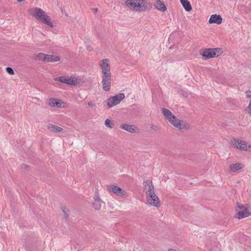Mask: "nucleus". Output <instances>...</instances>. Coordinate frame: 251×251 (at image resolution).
I'll list each match as a JSON object with an SVG mask.
<instances>
[{
	"label": "nucleus",
	"instance_id": "1",
	"mask_svg": "<svg viewBox=\"0 0 251 251\" xmlns=\"http://www.w3.org/2000/svg\"><path fill=\"white\" fill-rule=\"evenodd\" d=\"M101 71V83L102 89L106 91L110 90L111 85V73L110 61L108 59H103L99 62Z\"/></svg>",
	"mask_w": 251,
	"mask_h": 251
},
{
	"label": "nucleus",
	"instance_id": "2",
	"mask_svg": "<svg viewBox=\"0 0 251 251\" xmlns=\"http://www.w3.org/2000/svg\"><path fill=\"white\" fill-rule=\"evenodd\" d=\"M30 14L36 19L50 27H52L53 26L50 17L41 8L38 7L32 8L30 10Z\"/></svg>",
	"mask_w": 251,
	"mask_h": 251
},
{
	"label": "nucleus",
	"instance_id": "3",
	"mask_svg": "<svg viewBox=\"0 0 251 251\" xmlns=\"http://www.w3.org/2000/svg\"><path fill=\"white\" fill-rule=\"evenodd\" d=\"M125 6L130 10L143 12L148 9V4L145 3L144 0H126Z\"/></svg>",
	"mask_w": 251,
	"mask_h": 251
},
{
	"label": "nucleus",
	"instance_id": "4",
	"mask_svg": "<svg viewBox=\"0 0 251 251\" xmlns=\"http://www.w3.org/2000/svg\"><path fill=\"white\" fill-rule=\"evenodd\" d=\"M232 147L239 151H248L251 150V145L245 140L234 138L231 140Z\"/></svg>",
	"mask_w": 251,
	"mask_h": 251
},
{
	"label": "nucleus",
	"instance_id": "5",
	"mask_svg": "<svg viewBox=\"0 0 251 251\" xmlns=\"http://www.w3.org/2000/svg\"><path fill=\"white\" fill-rule=\"evenodd\" d=\"M222 51L220 49H205L201 53L205 59H209L218 57L222 54Z\"/></svg>",
	"mask_w": 251,
	"mask_h": 251
},
{
	"label": "nucleus",
	"instance_id": "6",
	"mask_svg": "<svg viewBox=\"0 0 251 251\" xmlns=\"http://www.w3.org/2000/svg\"><path fill=\"white\" fill-rule=\"evenodd\" d=\"M125 98V95L123 93H120L113 97L109 98L105 102L109 108L116 105Z\"/></svg>",
	"mask_w": 251,
	"mask_h": 251
},
{
	"label": "nucleus",
	"instance_id": "7",
	"mask_svg": "<svg viewBox=\"0 0 251 251\" xmlns=\"http://www.w3.org/2000/svg\"><path fill=\"white\" fill-rule=\"evenodd\" d=\"M170 123L175 128L180 130H186L189 128V126L186 122L180 120L176 117H175L174 119L171 120Z\"/></svg>",
	"mask_w": 251,
	"mask_h": 251
},
{
	"label": "nucleus",
	"instance_id": "8",
	"mask_svg": "<svg viewBox=\"0 0 251 251\" xmlns=\"http://www.w3.org/2000/svg\"><path fill=\"white\" fill-rule=\"evenodd\" d=\"M235 211L238 219L246 218L251 215V212L243 205H238Z\"/></svg>",
	"mask_w": 251,
	"mask_h": 251
},
{
	"label": "nucleus",
	"instance_id": "9",
	"mask_svg": "<svg viewBox=\"0 0 251 251\" xmlns=\"http://www.w3.org/2000/svg\"><path fill=\"white\" fill-rule=\"evenodd\" d=\"M103 203V202L100 199L99 193L96 191L94 196V202L92 204L93 208L95 210H100Z\"/></svg>",
	"mask_w": 251,
	"mask_h": 251
},
{
	"label": "nucleus",
	"instance_id": "10",
	"mask_svg": "<svg viewBox=\"0 0 251 251\" xmlns=\"http://www.w3.org/2000/svg\"><path fill=\"white\" fill-rule=\"evenodd\" d=\"M107 190L109 192H112L116 194L118 196L123 197L125 195V191L117 185H110L107 186Z\"/></svg>",
	"mask_w": 251,
	"mask_h": 251
},
{
	"label": "nucleus",
	"instance_id": "11",
	"mask_svg": "<svg viewBox=\"0 0 251 251\" xmlns=\"http://www.w3.org/2000/svg\"><path fill=\"white\" fill-rule=\"evenodd\" d=\"M48 104L49 105L56 107H65V103L62 100L57 99H50L48 100Z\"/></svg>",
	"mask_w": 251,
	"mask_h": 251
},
{
	"label": "nucleus",
	"instance_id": "12",
	"mask_svg": "<svg viewBox=\"0 0 251 251\" xmlns=\"http://www.w3.org/2000/svg\"><path fill=\"white\" fill-rule=\"evenodd\" d=\"M143 184L145 187V190L146 191V196L154 192V186L151 180L148 179L146 180L144 182Z\"/></svg>",
	"mask_w": 251,
	"mask_h": 251
},
{
	"label": "nucleus",
	"instance_id": "13",
	"mask_svg": "<svg viewBox=\"0 0 251 251\" xmlns=\"http://www.w3.org/2000/svg\"><path fill=\"white\" fill-rule=\"evenodd\" d=\"M154 6L155 9L161 12H164L167 10V7L164 2L161 0H155Z\"/></svg>",
	"mask_w": 251,
	"mask_h": 251
},
{
	"label": "nucleus",
	"instance_id": "14",
	"mask_svg": "<svg viewBox=\"0 0 251 251\" xmlns=\"http://www.w3.org/2000/svg\"><path fill=\"white\" fill-rule=\"evenodd\" d=\"M120 128L131 133H135L138 132V129L132 125L123 124L120 126Z\"/></svg>",
	"mask_w": 251,
	"mask_h": 251
},
{
	"label": "nucleus",
	"instance_id": "15",
	"mask_svg": "<svg viewBox=\"0 0 251 251\" xmlns=\"http://www.w3.org/2000/svg\"><path fill=\"white\" fill-rule=\"evenodd\" d=\"M222 18L220 15L213 14L210 16L208 23L209 24L220 25L222 23Z\"/></svg>",
	"mask_w": 251,
	"mask_h": 251
},
{
	"label": "nucleus",
	"instance_id": "16",
	"mask_svg": "<svg viewBox=\"0 0 251 251\" xmlns=\"http://www.w3.org/2000/svg\"><path fill=\"white\" fill-rule=\"evenodd\" d=\"M147 201L148 204L156 208H158L160 206V201L158 197L155 198H150L147 199Z\"/></svg>",
	"mask_w": 251,
	"mask_h": 251
},
{
	"label": "nucleus",
	"instance_id": "17",
	"mask_svg": "<svg viewBox=\"0 0 251 251\" xmlns=\"http://www.w3.org/2000/svg\"><path fill=\"white\" fill-rule=\"evenodd\" d=\"M162 113L165 118L170 122L176 117L174 114L169 109L163 108L162 109Z\"/></svg>",
	"mask_w": 251,
	"mask_h": 251
},
{
	"label": "nucleus",
	"instance_id": "18",
	"mask_svg": "<svg viewBox=\"0 0 251 251\" xmlns=\"http://www.w3.org/2000/svg\"><path fill=\"white\" fill-rule=\"evenodd\" d=\"M47 128L49 131L52 132H60L63 130L61 127L52 124L48 125Z\"/></svg>",
	"mask_w": 251,
	"mask_h": 251
},
{
	"label": "nucleus",
	"instance_id": "19",
	"mask_svg": "<svg viewBox=\"0 0 251 251\" xmlns=\"http://www.w3.org/2000/svg\"><path fill=\"white\" fill-rule=\"evenodd\" d=\"M180 3L185 11L189 12L192 10V6L190 2L188 0H180Z\"/></svg>",
	"mask_w": 251,
	"mask_h": 251
},
{
	"label": "nucleus",
	"instance_id": "20",
	"mask_svg": "<svg viewBox=\"0 0 251 251\" xmlns=\"http://www.w3.org/2000/svg\"><path fill=\"white\" fill-rule=\"evenodd\" d=\"M80 82V79L75 77H69L67 84L71 85H76Z\"/></svg>",
	"mask_w": 251,
	"mask_h": 251
},
{
	"label": "nucleus",
	"instance_id": "21",
	"mask_svg": "<svg viewBox=\"0 0 251 251\" xmlns=\"http://www.w3.org/2000/svg\"><path fill=\"white\" fill-rule=\"evenodd\" d=\"M244 166L242 163L232 164L229 166V170L231 172H236L243 168Z\"/></svg>",
	"mask_w": 251,
	"mask_h": 251
},
{
	"label": "nucleus",
	"instance_id": "22",
	"mask_svg": "<svg viewBox=\"0 0 251 251\" xmlns=\"http://www.w3.org/2000/svg\"><path fill=\"white\" fill-rule=\"evenodd\" d=\"M60 60V58L56 55L47 54L46 58V62H57Z\"/></svg>",
	"mask_w": 251,
	"mask_h": 251
},
{
	"label": "nucleus",
	"instance_id": "23",
	"mask_svg": "<svg viewBox=\"0 0 251 251\" xmlns=\"http://www.w3.org/2000/svg\"><path fill=\"white\" fill-rule=\"evenodd\" d=\"M47 55V54H44L43 53H39L37 55L36 57L38 60L40 61H44L46 62Z\"/></svg>",
	"mask_w": 251,
	"mask_h": 251
},
{
	"label": "nucleus",
	"instance_id": "24",
	"mask_svg": "<svg viewBox=\"0 0 251 251\" xmlns=\"http://www.w3.org/2000/svg\"><path fill=\"white\" fill-rule=\"evenodd\" d=\"M69 76H60L59 77L55 78V80H58L59 82L66 84L68 78Z\"/></svg>",
	"mask_w": 251,
	"mask_h": 251
},
{
	"label": "nucleus",
	"instance_id": "25",
	"mask_svg": "<svg viewBox=\"0 0 251 251\" xmlns=\"http://www.w3.org/2000/svg\"><path fill=\"white\" fill-rule=\"evenodd\" d=\"M105 126L109 128H112L113 124L109 119H106L104 122Z\"/></svg>",
	"mask_w": 251,
	"mask_h": 251
},
{
	"label": "nucleus",
	"instance_id": "26",
	"mask_svg": "<svg viewBox=\"0 0 251 251\" xmlns=\"http://www.w3.org/2000/svg\"><path fill=\"white\" fill-rule=\"evenodd\" d=\"M22 171H30V168L25 164H23L21 166Z\"/></svg>",
	"mask_w": 251,
	"mask_h": 251
},
{
	"label": "nucleus",
	"instance_id": "27",
	"mask_svg": "<svg viewBox=\"0 0 251 251\" xmlns=\"http://www.w3.org/2000/svg\"><path fill=\"white\" fill-rule=\"evenodd\" d=\"M6 70L9 75H12L14 74L13 70L10 67H7Z\"/></svg>",
	"mask_w": 251,
	"mask_h": 251
},
{
	"label": "nucleus",
	"instance_id": "28",
	"mask_svg": "<svg viewBox=\"0 0 251 251\" xmlns=\"http://www.w3.org/2000/svg\"><path fill=\"white\" fill-rule=\"evenodd\" d=\"M156 197H158V196L157 195H156V194H155V192H153V193H151V194H149V195H147V196H146V199H149L150 198H156Z\"/></svg>",
	"mask_w": 251,
	"mask_h": 251
},
{
	"label": "nucleus",
	"instance_id": "29",
	"mask_svg": "<svg viewBox=\"0 0 251 251\" xmlns=\"http://www.w3.org/2000/svg\"><path fill=\"white\" fill-rule=\"evenodd\" d=\"M247 111L248 113L251 116V100H250L249 105L247 107Z\"/></svg>",
	"mask_w": 251,
	"mask_h": 251
},
{
	"label": "nucleus",
	"instance_id": "30",
	"mask_svg": "<svg viewBox=\"0 0 251 251\" xmlns=\"http://www.w3.org/2000/svg\"><path fill=\"white\" fill-rule=\"evenodd\" d=\"M246 95L247 98H251V92H250V91L246 92Z\"/></svg>",
	"mask_w": 251,
	"mask_h": 251
},
{
	"label": "nucleus",
	"instance_id": "31",
	"mask_svg": "<svg viewBox=\"0 0 251 251\" xmlns=\"http://www.w3.org/2000/svg\"><path fill=\"white\" fill-rule=\"evenodd\" d=\"M25 247L26 250H29V244L27 243H25Z\"/></svg>",
	"mask_w": 251,
	"mask_h": 251
},
{
	"label": "nucleus",
	"instance_id": "32",
	"mask_svg": "<svg viewBox=\"0 0 251 251\" xmlns=\"http://www.w3.org/2000/svg\"><path fill=\"white\" fill-rule=\"evenodd\" d=\"M88 104L90 107H92V106H93L94 105V102L93 101H89L88 103Z\"/></svg>",
	"mask_w": 251,
	"mask_h": 251
},
{
	"label": "nucleus",
	"instance_id": "33",
	"mask_svg": "<svg viewBox=\"0 0 251 251\" xmlns=\"http://www.w3.org/2000/svg\"><path fill=\"white\" fill-rule=\"evenodd\" d=\"M168 251H176V250H174V249H169V250H168Z\"/></svg>",
	"mask_w": 251,
	"mask_h": 251
}]
</instances>
